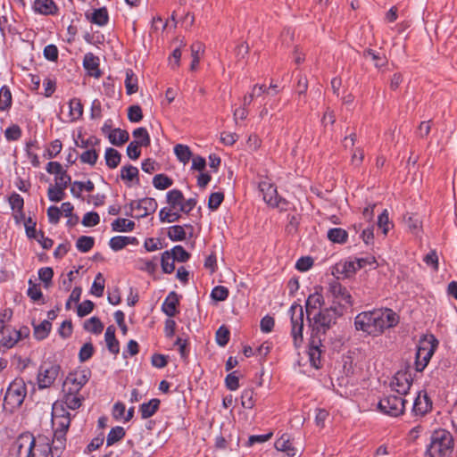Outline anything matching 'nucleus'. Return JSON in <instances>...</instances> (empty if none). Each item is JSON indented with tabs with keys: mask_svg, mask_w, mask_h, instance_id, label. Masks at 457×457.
<instances>
[{
	"mask_svg": "<svg viewBox=\"0 0 457 457\" xmlns=\"http://www.w3.org/2000/svg\"><path fill=\"white\" fill-rule=\"evenodd\" d=\"M399 315L389 308L361 312L354 318V328L371 337L382 335L386 329L399 323Z\"/></svg>",
	"mask_w": 457,
	"mask_h": 457,
	"instance_id": "obj_1",
	"label": "nucleus"
},
{
	"mask_svg": "<svg viewBox=\"0 0 457 457\" xmlns=\"http://www.w3.org/2000/svg\"><path fill=\"white\" fill-rule=\"evenodd\" d=\"M341 307L334 308L331 305L320 309L308 320L311 327V335L326 339L327 332L336 324L337 319L343 316Z\"/></svg>",
	"mask_w": 457,
	"mask_h": 457,
	"instance_id": "obj_2",
	"label": "nucleus"
},
{
	"mask_svg": "<svg viewBox=\"0 0 457 457\" xmlns=\"http://www.w3.org/2000/svg\"><path fill=\"white\" fill-rule=\"evenodd\" d=\"M454 447L453 435L445 429L435 430L427 446L426 455L428 457H451Z\"/></svg>",
	"mask_w": 457,
	"mask_h": 457,
	"instance_id": "obj_3",
	"label": "nucleus"
},
{
	"mask_svg": "<svg viewBox=\"0 0 457 457\" xmlns=\"http://www.w3.org/2000/svg\"><path fill=\"white\" fill-rule=\"evenodd\" d=\"M438 346V340L432 334L423 336L417 345L415 355V370H424Z\"/></svg>",
	"mask_w": 457,
	"mask_h": 457,
	"instance_id": "obj_4",
	"label": "nucleus"
},
{
	"mask_svg": "<svg viewBox=\"0 0 457 457\" xmlns=\"http://www.w3.org/2000/svg\"><path fill=\"white\" fill-rule=\"evenodd\" d=\"M27 395V386L21 378H16L10 383L4 397L3 407L5 411L12 412L23 403Z\"/></svg>",
	"mask_w": 457,
	"mask_h": 457,
	"instance_id": "obj_5",
	"label": "nucleus"
},
{
	"mask_svg": "<svg viewBox=\"0 0 457 457\" xmlns=\"http://www.w3.org/2000/svg\"><path fill=\"white\" fill-rule=\"evenodd\" d=\"M327 297L331 298V306L334 308L341 307L342 313L353 306V297L345 287L337 280L329 283Z\"/></svg>",
	"mask_w": 457,
	"mask_h": 457,
	"instance_id": "obj_6",
	"label": "nucleus"
},
{
	"mask_svg": "<svg viewBox=\"0 0 457 457\" xmlns=\"http://www.w3.org/2000/svg\"><path fill=\"white\" fill-rule=\"evenodd\" d=\"M291 318V336L293 337L294 345L299 348L303 343V310L302 305L294 303L288 311Z\"/></svg>",
	"mask_w": 457,
	"mask_h": 457,
	"instance_id": "obj_7",
	"label": "nucleus"
},
{
	"mask_svg": "<svg viewBox=\"0 0 457 457\" xmlns=\"http://www.w3.org/2000/svg\"><path fill=\"white\" fill-rule=\"evenodd\" d=\"M406 400L401 395H389L381 398L378 409L384 414L398 417L403 414Z\"/></svg>",
	"mask_w": 457,
	"mask_h": 457,
	"instance_id": "obj_8",
	"label": "nucleus"
},
{
	"mask_svg": "<svg viewBox=\"0 0 457 457\" xmlns=\"http://www.w3.org/2000/svg\"><path fill=\"white\" fill-rule=\"evenodd\" d=\"M259 188L262 195L263 201L272 208H278L280 211H287L289 202L279 197L277 187L268 180L259 183Z\"/></svg>",
	"mask_w": 457,
	"mask_h": 457,
	"instance_id": "obj_9",
	"label": "nucleus"
},
{
	"mask_svg": "<svg viewBox=\"0 0 457 457\" xmlns=\"http://www.w3.org/2000/svg\"><path fill=\"white\" fill-rule=\"evenodd\" d=\"M61 372V366L55 362L44 361L39 366L37 376L39 389L50 387Z\"/></svg>",
	"mask_w": 457,
	"mask_h": 457,
	"instance_id": "obj_10",
	"label": "nucleus"
},
{
	"mask_svg": "<svg viewBox=\"0 0 457 457\" xmlns=\"http://www.w3.org/2000/svg\"><path fill=\"white\" fill-rule=\"evenodd\" d=\"M36 438L29 432L21 433L13 442L12 449L17 457H36Z\"/></svg>",
	"mask_w": 457,
	"mask_h": 457,
	"instance_id": "obj_11",
	"label": "nucleus"
},
{
	"mask_svg": "<svg viewBox=\"0 0 457 457\" xmlns=\"http://www.w3.org/2000/svg\"><path fill=\"white\" fill-rule=\"evenodd\" d=\"M91 377V370L87 368L78 369L71 371L66 377L63 382V388L70 389L72 392H79L88 382Z\"/></svg>",
	"mask_w": 457,
	"mask_h": 457,
	"instance_id": "obj_12",
	"label": "nucleus"
},
{
	"mask_svg": "<svg viewBox=\"0 0 457 457\" xmlns=\"http://www.w3.org/2000/svg\"><path fill=\"white\" fill-rule=\"evenodd\" d=\"M324 338L313 335L310 336L307 353L311 365L315 369L321 367V354L325 351Z\"/></svg>",
	"mask_w": 457,
	"mask_h": 457,
	"instance_id": "obj_13",
	"label": "nucleus"
},
{
	"mask_svg": "<svg viewBox=\"0 0 457 457\" xmlns=\"http://www.w3.org/2000/svg\"><path fill=\"white\" fill-rule=\"evenodd\" d=\"M412 381L411 374L408 370H399L393 377L390 386L398 395H405L409 393Z\"/></svg>",
	"mask_w": 457,
	"mask_h": 457,
	"instance_id": "obj_14",
	"label": "nucleus"
},
{
	"mask_svg": "<svg viewBox=\"0 0 457 457\" xmlns=\"http://www.w3.org/2000/svg\"><path fill=\"white\" fill-rule=\"evenodd\" d=\"M433 403L428 393L423 390L420 391L414 399L411 412L415 417H424L431 411Z\"/></svg>",
	"mask_w": 457,
	"mask_h": 457,
	"instance_id": "obj_15",
	"label": "nucleus"
},
{
	"mask_svg": "<svg viewBox=\"0 0 457 457\" xmlns=\"http://www.w3.org/2000/svg\"><path fill=\"white\" fill-rule=\"evenodd\" d=\"M19 342L16 328L4 325V320L0 319V351L12 348Z\"/></svg>",
	"mask_w": 457,
	"mask_h": 457,
	"instance_id": "obj_16",
	"label": "nucleus"
},
{
	"mask_svg": "<svg viewBox=\"0 0 457 457\" xmlns=\"http://www.w3.org/2000/svg\"><path fill=\"white\" fill-rule=\"evenodd\" d=\"M157 202L154 198L152 197H145L137 202L136 210L138 211V213L134 217L137 219L145 218L150 214L155 212L157 209Z\"/></svg>",
	"mask_w": 457,
	"mask_h": 457,
	"instance_id": "obj_17",
	"label": "nucleus"
},
{
	"mask_svg": "<svg viewBox=\"0 0 457 457\" xmlns=\"http://www.w3.org/2000/svg\"><path fill=\"white\" fill-rule=\"evenodd\" d=\"M85 17L89 22L100 27H104L109 22V12L106 7L95 9L92 12H86Z\"/></svg>",
	"mask_w": 457,
	"mask_h": 457,
	"instance_id": "obj_18",
	"label": "nucleus"
},
{
	"mask_svg": "<svg viewBox=\"0 0 457 457\" xmlns=\"http://www.w3.org/2000/svg\"><path fill=\"white\" fill-rule=\"evenodd\" d=\"M99 58L92 53L85 54L83 59V66L87 71L88 74L96 79L102 76V71L99 69Z\"/></svg>",
	"mask_w": 457,
	"mask_h": 457,
	"instance_id": "obj_19",
	"label": "nucleus"
},
{
	"mask_svg": "<svg viewBox=\"0 0 457 457\" xmlns=\"http://www.w3.org/2000/svg\"><path fill=\"white\" fill-rule=\"evenodd\" d=\"M324 304V297L321 294L315 292L311 294L306 302H305V310L307 314V319L309 320L313 316L314 311L317 309H322V305Z\"/></svg>",
	"mask_w": 457,
	"mask_h": 457,
	"instance_id": "obj_20",
	"label": "nucleus"
},
{
	"mask_svg": "<svg viewBox=\"0 0 457 457\" xmlns=\"http://www.w3.org/2000/svg\"><path fill=\"white\" fill-rule=\"evenodd\" d=\"M179 304V295L171 291L162 304V311L169 317H174L178 312L177 307Z\"/></svg>",
	"mask_w": 457,
	"mask_h": 457,
	"instance_id": "obj_21",
	"label": "nucleus"
},
{
	"mask_svg": "<svg viewBox=\"0 0 457 457\" xmlns=\"http://www.w3.org/2000/svg\"><path fill=\"white\" fill-rule=\"evenodd\" d=\"M62 391L63 398L62 402L68 409L77 410L81 406L84 398L79 395V392H72L66 388H63Z\"/></svg>",
	"mask_w": 457,
	"mask_h": 457,
	"instance_id": "obj_22",
	"label": "nucleus"
},
{
	"mask_svg": "<svg viewBox=\"0 0 457 457\" xmlns=\"http://www.w3.org/2000/svg\"><path fill=\"white\" fill-rule=\"evenodd\" d=\"M275 448L278 451L283 452L287 457H295L298 450L293 445L287 434H284L275 442Z\"/></svg>",
	"mask_w": 457,
	"mask_h": 457,
	"instance_id": "obj_23",
	"label": "nucleus"
},
{
	"mask_svg": "<svg viewBox=\"0 0 457 457\" xmlns=\"http://www.w3.org/2000/svg\"><path fill=\"white\" fill-rule=\"evenodd\" d=\"M33 10L35 12L43 15H53L57 12L58 8L53 0H35Z\"/></svg>",
	"mask_w": 457,
	"mask_h": 457,
	"instance_id": "obj_24",
	"label": "nucleus"
},
{
	"mask_svg": "<svg viewBox=\"0 0 457 457\" xmlns=\"http://www.w3.org/2000/svg\"><path fill=\"white\" fill-rule=\"evenodd\" d=\"M129 245H138V240L135 237L115 236L109 241L110 247L117 252L125 248Z\"/></svg>",
	"mask_w": 457,
	"mask_h": 457,
	"instance_id": "obj_25",
	"label": "nucleus"
},
{
	"mask_svg": "<svg viewBox=\"0 0 457 457\" xmlns=\"http://www.w3.org/2000/svg\"><path fill=\"white\" fill-rule=\"evenodd\" d=\"M115 327L110 325L107 327L104 334L107 348L113 354H117L120 352V343L115 337Z\"/></svg>",
	"mask_w": 457,
	"mask_h": 457,
	"instance_id": "obj_26",
	"label": "nucleus"
},
{
	"mask_svg": "<svg viewBox=\"0 0 457 457\" xmlns=\"http://www.w3.org/2000/svg\"><path fill=\"white\" fill-rule=\"evenodd\" d=\"M161 401L157 398H153L147 403H143L139 406V412L143 420L151 418L159 410Z\"/></svg>",
	"mask_w": 457,
	"mask_h": 457,
	"instance_id": "obj_27",
	"label": "nucleus"
},
{
	"mask_svg": "<svg viewBox=\"0 0 457 457\" xmlns=\"http://www.w3.org/2000/svg\"><path fill=\"white\" fill-rule=\"evenodd\" d=\"M186 228L193 229V226L190 224L173 225L168 228L167 236L172 242L183 241L187 236Z\"/></svg>",
	"mask_w": 457,
	"mask_h": 457,
	"instance_id": "obj_28",
	"label": "nucleus"
},
{
	"mask_svg": "<svg viewBox=\"0 0 457 457\" xmlns=\"http://www.w3.org/2000/svg\"><path fill=\"white\" fill-rule=\"evenodd\" d=\"M108 138L112 145L116 146H120L125 144L129 139V135L127 130L120 129H112L109 135Z\"/></svg>",
	"mask_w": 457,
	"mask_h": 457,
	"instance_id": "obj_29",
	"label": "nucleus"
},
{
	"mask_svg": "<svg viewBox=\"0 0 457 457\" xmlns=\"http://www.w3.org/2000/svg\"><path fill=\"white\" fill-rule=\"evenodd\" d=\"M66 446V435L59 436L58 434L54 433V439L52 446L49 447V452L52 457H60L62 452Z\"/></svg>",
	"mask_w": 457,
	"mask_h": 457,
	"instance_id": "obj_30",
	"label": "nucleus"
},
{
	"mask_svg": "<svg viewBox=\"0 0 457 457\" xmlns=\"http://www.w3.org/2000/svg\"><path fill=\"white\" fill-rule=\"evenodd\" d=\"M269 93L267 87L262 84H255L252 87L251 92L246 94L243 98V105L248 106L254 98L260 97L262 95Z\"/></svg>",
	"mask_w": 457,
	"mask_h": 457,
	"instance_id": "obj_31",
	"label": "nucleus"
},
{
	"mask_svg": "<svg viewBox=\"0 0 457 457\" xmlns=\"http://www.w3.org/2000/svg\"><path fill=\"white\" fill-rule=\"evenodd\" d=\"M12 104V96L8 86L4 85L0 88V111L6 112L10 110Z\"/></svg>",
	"mask_w": 457,
	"mask_h": 457,
	"instance_id": "obj_32",
	"label": "nucleus"
},
{
	"mask_svg": "<svg viewBox=\"0 0 457 457\" xmlns=\"http://www.w3.org/2000/svg\"><path fill=\"white\" fill-rule=\"evenodd\" d=\"M327 237L328 240L337 244H345L348 238V233L341 228H333L328 231Z\"/></svg>",
	"mask_w": 457,
	"mask_h": 457,
	"instance_id": "obj_33",
	"label": "nucleus"
},
{
	"mask_svg": "<svg viewBox=\"0 0 457 457\" xmlns=\"http://www.w3.org/2000/svg\"><path fill=\"white\" fill-rule=\"evenodd\" d=\"M71 416L62 417L58 419H52V424L54 427V433L58 434L59 436L62 435H66L70 425H71Z\"/></svg>",
	"mask_w": 457,
	"mask_h": 457,
	"instance_id": "obj_34",
	"label": "nucleus"
},
{
	"mask_svg": "<svg viewBox=\"0 0 457 457\" xmlns=\"http://www.w3.org/2000/svg\"><path fill=\"white\" fill-rule=\"evenodd\" d=\"M135 228V222L124 218H118L112 222V229L117 232H130Z\"/></svg>",
	"mask_w": 457,
	"mask_h": 457,
	"instance_id": "obj_35",
	"label": "nucleus"
},
{
	"mask_svg": "<svg viewBox=\"0 0 457 457\" xmlns=\"http://www.w3.org/2000/svg\"><path fill=\"white\" fill-rule=\"evenodd\" d=\"M52 324L49 320H43L40 324L34 326L33 335L37 340H44L51 331Z\"/></svg>",
	"mask_w": 457,
	"mask_h": 457,
	"instance_id": "obj_36",
	"label": "nucleus"
},
{
	"mask_svg": "<svg viewBox=\"0 0 457 457\" xmlns=\"http://www.w3.org/2000/svg\"><path fill=\"white\" fill-rule=\"evenodd\" d=\"M125 87L129 96L137 92V77L131 69L126 71Z\"/></svg>",
	"mask_w": 457,
	"mask_h": 457,
	"instance_id": "obj_37",
	"label": "nucleus"
},
{
	"mask_svg": "<svg viewBox=\"0 0 457 457\" xmlns=\"http://www.w3.org/2000/svg\"><path fill=\"white\" fill-rule=\"evenodd\" d=\"M105 162L110 169H115L120 162L121 155L114 148L108 147L105 150Z\"/></svg>",
	"mask_w": 457,
	"mask_h": 457,
	"instance_id": "obj_38",
	"label": "nucleus"
},
{
	"mask_svg": "<svg viewBox=\"0 0 457 457\" xmlns=\"http://www.w3.org/2000/svg\"><path fill=\"white\" fill-rule=\"evenodd\" d=\"M174 153L178 160L184 164L187 163L192 157V152L186 145H176L174 146Z\"/></svg>",
	"mask_w": 457,
	"mask_h": 457,
	"instance_id": "obj_39",
	"label": "nucleus"
},
{
	"mask_svg": "<svg viewBox=\"0 0 457 457\" xmlns=\"http://www.w3.org/2000/svg\"><path fill=\"white\" fill-rule=\"evenodd\" d=\"M167 203L171 208H177L181 206L185 200L183 193L179 189H172L167 193L166 195Z\"/></svg>",
	"mask_w": 457,
	"mask_h": 457,
	"instance_id": "obj_40",
	"label": "nucleus"
},
{
	"mask_svg": "<svg viewBox=\"0 0 457 457\" xmlns=\"http://www.w3.org/2000/svg\"><path fill=\"white\" fill-rule=\"evenodd\" d=\"M173 208L170 206V208H162L159 212V219L161 222H168L172 223L179 220L181 215L172 211Z\"/></svg>",
	"mask_w": 457,
	"mask_h": 457,
	"instance_id": "obj_41",
	"label": "nucleus"
},
{
	"mask_svg": "<svg viewBox=\"0 0 457 457\" xmlns=\"http://www.w3.org/2000/svg\"><path fill=\"white\" fill-rule=\"evenodd\" d=\"M167 251L170 254L172 260L179 262H186L190 258V253L181 245H175L172 249Z\"/></svg>",
	"mask_w": 457,
	"mask_h": 457,
	"instance_id": "obj_42",
	"label": "nucleus"
},
{
	"mask_svg": "<svg viewBox=\"0 0 457 457\" xmlns=\"http://www.w3.org/2000/svg\"><path fill=\"white\" fill-rule=\"evenodd\" d=\"M132 135L135 137V140H134L135 142H137L140 145H143L144 147L150 145L151 138H150V135L147 132L145 128L139 127V128L134 129Z\"/></svg>",
	"mask_w": 457,
	"mask_h": 457,
	"instance_id": "obj_43",
	"label": "nucleus"
},
{
	"mask_svg": "<svg viewBox=\"0 0 457 457\" xmlns=\"http://www.w3.org/2000/svg\"><path fill=\"white\" fill-rule=\"evenodd\" d=\"M70 116L71 120H79L83 115V105L79 98H72L69 102Z\"/></svg>",
	"mask_w": 457,
	"mask_h": 457,
	"instance_id": "obj_44",
	"label": "nucleus"
},
{
	"mask_svg": "<svg viewBox=\"0 0 457 457\" xmlns=\"http://www.w3.org/2000/svg\"><path fill=\"white\" fill-rule=\"evenodd\" d=\"M363 56L365 58H370L374 62V64L377 68H381L387 62L384 54H380L379 53H377L375 50L370 48L364 50Z\"/></svg>",
	"mask_w": 457,
	"mask_h": 457,
	"instance_id": "obj_45",
	"label": "nucleus"
},
{
	"mask_svg": "<svg viewBox=\"0 0 457 457\" xmlns=\"http://www.w3.org/2000/svg\"><path fill=\"white\" fill-rule=\"evenodd\" d=\"M138 169L131 164L125 165L120 170V179L122 180L132 181L135 179H137V183L139 182L138 179Z\"/></svg>",
	"mask_w": 457,
	"mask_h": 457,
	"instance_id": "obj_46",
	"label": "nucleus"
},
{
	"mask_svg": "<svg viewBox=\"0 0 457 457\" xmlns=\"http://www.w3.org/2000/svg\"><path fill=\"white\" fill-rule=\"evenodd\" d=\"M126 435L125 429L120 426H116L111 429L107 436L106 445L111 446L121 440Z\"/></svg>",
	"mask_w": 457,
	"mask_h": 457,
	"instance_id": "obj_47",
	"label": "nucleus"
},
{
	"mask_svg": "<svg viewBox=\"0 0 457 457\" xmlns=\"http://www.w3.org/2000/svg\"><path fill=\"white\" fill-rule=\"evenodd\" d=\"M47 196L51 202H61L66 196L65 189L56 184L50 186L47 189Z\"/></svg>",
	"mask_w": 457,
	"mask_h": 457,
	"instance_id": "obj_48",
	"label": "nucleus"
},
{
	"mask_svg": "<svg viewBox=\"0 0 457 457\" xmlns=\"http://www.w3.org/2000/svg\"><path fill=\"white\" fill-rule=\"evenodd\" d=\"M173 180L165 174H156L153 179V185L156 189L164 190L171 187Z\"/></svg>",
	"mask_w": 457,
	"mask_h": 457,
	"instance_id": "obj_49",
	"label": "nucleus"
},
{
	"mask_svg": "<svg viewBox=\"0 0 457 457\" xmlns=\"http://www.w3.org/2000/svg\"><path fill=\"white\" fill-rule=\"evenodd\" d=\"M95 245V239L93 237L81 236L76 242L77 249L81 253L89 252Z\"/></svg>",
	"mask_w": 457,
	"mask_h": 457,
	"instance_id": "obj_50",
	"label": "nucleus"
},
{
	"mask_svg": "<svg viewBox=\"0 0 457 457\" xmlns=\"http://www.w3.org/2000/svg\"><path fill=\"white\" fill-rule=\"evenodd\" d=\"M241 404L245 409H253L255 405L254 391L253 388H245L241 394Z\"/></svg>",
	"mask_w": 457,
	"mask_h": 457,
	"instance_id": "obj_51",
	"label": "nucleus"
},
{
	"mask_svg": "<svg viewBox=\"0 0 457 457\" xmlns=\"http://www.w3.org/2000/svg\"><path fill=\"white\" fill-rule=\"evenodd\" d=\"M104 290V278L102 273H97L92 284L90 293L96 297H101Z\"/></svg>",
	"mask_w": 457,
	"mask_h": 457,
	"instance_id": "obj_52",
	"label": "nucleus"
},
{
	"mask_svg": "<svg viewBox=\"0 0 457 457\" xmlns=\"http://www.w3.org/2000/svg\"><path fill=\"white\" fill-rule=\"evenodd\" d=\"M84 328L94 334H100L104 329V325L97 317H91L85 322Z\"/></svg>",
	"mask_w": 457,
	"mask_h": 457,
	"instance_id": "obj_53",
	"label": "nucleus"
},
{
	"mask_svg": "<svg viewBox=\"0 0 457 457\" xmlns=\"http://www.w3.org/2000/svg\"><path fill=\"white\" fill-rule=\"evenodd\" d=\"M215 337L216 343L224 347L229 341L230 331L225 325H222L217 329Z\"/></svg>",
	"mask_w": 457,
	"mask_h": 457,
	"instance_id": "obj_54",
	"label": "nucleus"
},
{
	"mask_svg": "<svg viewBox=\"0 0 457 457\" xmlns=\"http://www.w3.org/2000/svg\"><path fill=\"white\" fill-rule=\"evenodd\" d=\"M162 270L166 274H171L175 270L174 260L171 259L168 251H164L161 257Z\"/></svg>",
	"mask_w": 457,
	"mask_h": 457,
	"instance_id": "obj_55",
	"label": "nucleus"
},
{
	"mask_svg": "<svg viewBox=\"0 0 457 457\" xmlns=\"http://www.w3.org/2000/svg\"><path fill=\"white\" fill-rule=\"evenodd\" d=\"M308 89V79L306 76L299 75L297 85H296V92L299 96V103L303 102V104L306 103L305 95L306 91Z\"/></svg>",
	"mask_w": 457,
	"mask_h": 457,
	"instance_id": "obj_56",
	"label": "nucleus"
},
{
	"mask_svg": "<svg viewBox=\"0 0 457 457\" xmlns=\"http://www.w3.org/2000/svg\"><path fill=\"white\" fill-rule=\"evenodd\" d=\"M22 131L19 125L12 124L4 131V137L7 141H17L21 137Z\"/></svg>",
	"mask_w": 457,
	"mask_h": 457,
	"instance_id": "obj_57",
	"label": "nucleus"
},
{
	"mask_svg": "<svg viewBox=\"0 0 457 457\" xmlns=\"http://www.w3.org/2000/svg\"><path fill=\"white\" fill-rule=\"evenodd\" d=\"M405 222L412 233H417L421 228V221L417 214L408 213L404 216Z\"/></svg>",
	"mask_w": 457,
	"mask_h": 457,
	"instance_id": "obj_58",
	"label": "nucleus"
},
{
	"mask_svg": "<svg viewBox=\"0 0 457 457\" xmlns=\"http://www.w3.org/2000/svg\"><path fill=\"white\" fill-rule=\"evenodd\" d=\"M229 295V291L226 287L216 286L211 292V297L218 302L225 301Z\"/></svg>",
	"mask_w": 457,
	"mask_h": 457,
	"instance_id": "obj_59",
	"label": "nucleus"
},
{
	"mask_svg": "<svg viewBox=\"0 0 457 457\" xmlns=\"http://www.w3.org/2000/svg\"><path fill=\"white\" fill-rule=\"evenodd\" d=\"M54 277V270L50 267H44L38 270V278L44 283L46 288L49 287Z\"/></svg>",
	"mask_w": 457,
	"mask_h": 457,
	"instance_id": "obj_60",
	"label": "nucleus"
},
{
	"mask_svg": "<svg viewBox=\"0 0 457 457\" xmlns=\"http://www.w3.org/2000/svg\"><path fill=\"white\" fill-rule=\"evenodd\" d=\"M71 416L70 412L64 407L62 401H57L53 404L52 407V419H58L62 417Z\"/></svg>",
	"mask_w": 457,
	"mask_h": 457,
	"instance_id": "obj_61",
	"label": "nucleus"
},
{
	"mask_svg": "<svg viewBox=\"0 0 457 457\" xmlns=\"http://www.w3.org/2000/svg\"><path fill=\"white\" fill-rule=\"evenodd\" d=\"M62 148V142L59 139H55L51 142L50 146L46 150L44 156L52 159L58 155Z\"/></svg>",
	"mask_w": 457,
	"mask_h": 457,
	"instance_id": "obj_62",
	"label": "nucleus"
},
{
	"mask_svg": "<svg viewBox=\"0 0 457 457\" xmlns=\"http://www.w3.org/2000/svg\"><path fill=\"white\" fill-rule=\"evenodd\" d=\"M28 296L34 302L39 301L43 297L42 291L38 285L35 284L32 279L29 280Z\"/></svg>",
	"mask_w": 457,
	"mask_h": 457,
	"instance_id": "obj_63",
	"label": "nucleus"
},
{
	"mask_svg": "<svg viewBox=\"0 0 457 457\" xmlns=\"http://www.w3.org/2000/svg\"><path fill=\"white\" fill-rule=\"evenodd\" d=\"M128 119L131 122H139L143 119L142 109L139 105L134 104L128 109Z\"/></svg>",
	"mask_w": 457,
	"mask_h": 457,
	"instance_id": "obj_64",
	"label": "nucleus"
}]
</instances>
